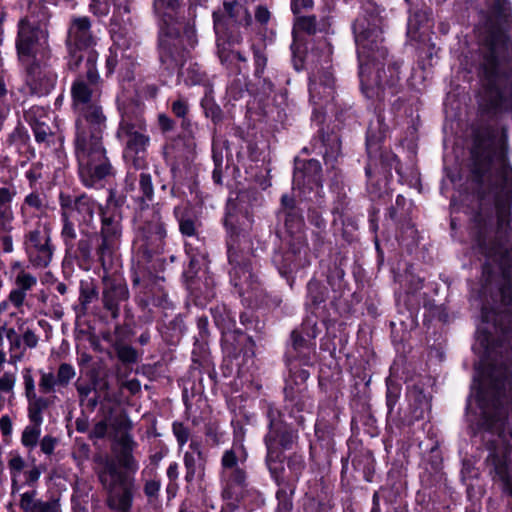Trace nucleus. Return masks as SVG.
<instances>
[{
	"label": "nucleus",
	"instance_id": "2eb2a0df",
	"mask_svg": "<svg viewBox=\"0 0 512 512\" xmlns=\"http://www.w3.org/2000/svg\"><path fill=\"white\" fill-rule=\"evenodd\" d=\"M23 248L29 263L34 268L48 267L55 251L49 225L39 220L34 227L26 229L23 236Z\"/></svg>",
	"mask_w": 512,
	"mask_h": 512
},
{
	"label": "nucleus",
	"instance_id": "412c9836",
	"mask_svg": "<svg viewBox=\"0 0 512 512\" xmlns=\"http://www.w3.org/2000/svg\"><path fill=\"white\" fill-rule=\"evenodd\" d=\"M289 248L286 251H276L272 257V263L281 276L288 278L292 273L297 272L310 265V255L307 243L298 244L295 241H288Z\"/></svg>",
	"mask_w": 512,
	"mask_h": 512
},
{
	"label": "nucleus",
	"instance_id": "774afa93",
	"mask_svg": "<svg viewBox=\"0 0 512 512\" xmlns=\"http://www.w3.org/2000/svg\"><path fill=\"white\" fill-rule=\"evenodd\" d=\"M172 431H173L174 436L177 439L179 446L183 447L187 443L189 436H190V432H189L188 428L185 427L180 422H174L172 424Z\"/></svg>",
	"mask_w": 512,
	"mask_h": 512
},
{
	"label": "nucleus",
	"instance_id": "393cba45",
	"mask_svg": "<svg viewBox=\"0 0 512 512\" xmlns=\"http://www.w3.org/2000/svg\"><path fill=\"white\" fill-rule=\"evenodd\" d=\"M204 262V256L200 253L190 256L188 267L184 270L183 276L187 281V288L191 294L201 302V300H209L215 296L213 287L209 286L208 279L206 278L205 289L203 290L200 283L195 278L198 275L199 269Z\"/></svg>",
	"mask_w": 512,
	"mask_h": 512
},
{
	"label": "nucleus",
	"instance_id": "6e6552de",
	"mask_svg": "<svg viewBox=\"0 0 512 512\" xmlns=\"http://www.w3.org/2000/svg\"><path fill=\"white\" fill-rule=\"evenodd\" d=\"M97 53L90 52L87 60L78 69V75L71 85L72 108L77 114L76 120L105 117L99 104L102 80L97 70Z\"/></svg>",
	"mask_w": 512,
	"mask_h": 512
},
{
	"label": "nucleus",
	"instance_id": "f8f14e48",
	"mask_svg": "<svg viewBox=\"0 0 512 512\" xmlns=\"http://www.w3.org/2000/svg\"><path fill=\"white\" fill-rule=\"evenodd\" d=\"M97 37L92 31V23L87 16H72L67 31L66 46L69 51L68 68L78 70L86 62L90 52L97 53L93 47Z\"/></svg>",
	"mask_w": 512,
	"mask_h": 512
},
{
	"label": "nucleus",
	"instance_id": "37998d69",
	"mask_svg": "<svg viewBox=\"0 0 512 512\" xmlns=\"http://www.w3.org/2000/svg\"><path fill=\"white\" fill-rule=\"evenodd\" d=\"M184 465L186 468L185 479L192 482L197 473L203 470V457L197 454H184Z\"/></svg>",
	"mask_w": 512,
	"mask_h": 512
},
{
	"label": "nucleus",
	"instance_id": "13d9d810",
	"mask_svg": "<svg viewBox=\"0 0 512 512\" xmlns=\"http://www.w3.org/2000/svg\"><path fill=\"white\" fill-rule=\"evenodd\" d=\"M287 466L293 477L298 480L306 466L304 457L296 453L290 455Z\"/></svg>",
	"mask_w": 512,
	"mask_h": 512
},
{
	"label": "nucleus",
	"instance_id": "e2e57ef3",
	"mask_svg": "<svg viewBox=\"0 0 512 512\" xmlns=\"http://www.w3.org/2000/svg\"><path fill=\"white\" fill-rule=\"evenodd\" d=\"M428 21V14L426 11H417L409 17L408 20V34L415 33L424 22Z\"/></svg>",
	"mask_w": 512,
	"mask_h": 512
},
{
	"label": "nucleus",
	"instance_id": "3c124183",
	"mask_svg": "<svg viewBox=\"0 0 512 512\" xmlns=\"http://www.w3.org/2000/svg\"><path fill=\"white\" fill-rule=\"evenodd\" d=\"M323 145L326 147L324 152V159L326 163L330 160H335L340 154V140L337 136L328 137L322 140Z\"/></svg>",
	"mask_w": 512,
	"mask_h": 512
},
{
	"label": "nucleus",
	"instance_id": "1a4fd4ad",
	"mask_svg": "<svg viewBox=\"0 0 512 512\" xmlns=\"http://www.w3.org/2000/svg\"><path fill=\"white\" fill-rule=\"evenodd\" d=\"M118 139L124 144V158L136 169L145 165V155L150 144L146 121L137 107L128 104L121 111V121L117 130Z\"/></svg>",
	"mask_w": 512,
	"mask_h": 512
},
{
	"label": "nucleus",
	"instance_id": "e433bc0d",
	"mask_svg": "<svg viewBox=\"0 0 512 512\" xmlns=\"http://www.w3.org/2000/svg\"><path fill=\"white\" fill-rule=\"evenodd\" d=\"M28 402V416L30 421L34 424H42V412L49 407V399L36 395L35 398H29Z\"/></svg>",
	"mask_w": 512,
	"mask_h": 512
},
{
	"label": "nucleus",
	"instance_id": "423d86ee",
	"mask_svg": "<svg viewBox=\"0 0 512 512\" xmlns=\"http://www.w3.org/2000/svg\"><path fill=\"white\" fill-rule=\"evenodd\" d=\"M17 28L15 45L18 60L26 72V83L33 94H48L57 81V73L49 64V33L40 28L34 29L28 21H19Z\"/></svg>",
	"mask_w": 512,
	"mask_h": 512
},
{
	"label": "nucleus",
	"instance_id": "72a5a7b5",
	"mask_svg": "<svg viewBox=\"0 0 512 512\" xmlns=\"http://www.w3.org/2000/svg\"><path fill=\"white\" fill-rule=\"evenodd\" d=\"M6 338L9 342L10 362L17 363L21 361L26 350L21 335L14 328H8Z\"/></svg>",
	"mask_w": 512,
	"mask_h": 512
},
{
	"label": "nucleus",
	"instance_id": "4d7b16f0",
	"mask_svg": "<svg viewBox=\"0 0 512 512\" xmlns=\"http://www.w3.org/2000/svg\"><path fill=\"white\" fill-rule=\"evenodd\" d=\"M26 206L34 208L36 210H41L43 208V202H42V199L40 198L39 194L34 193V192L28 194L25 197L23 204L21 205L20 210H21V214L23 217V224L25 227L28 225V220L26 219V216H25Z\"/></svg>",
	"mask_w": 512,
	"mask_h": 512
},
{
	"label": "nucleus",
	"instance_id": "338daca9",
	"mask_svg": "<svg viewBox=\"0 0 512 512\" xmlns=\"http://www.w3.org/2000/svg\"><path fill=\"white\" fill-rule=\"evenodd\" d=\"M108 427H109V420H108V417H105L104 419L95 423V425L93 426V428L91 429V431L89 433V437L91 439L105 438L108 433Z\"/></svg>",
	"mask_w": 512,
	"mask_h": 512
},
{
	"label": "nucleus",
	"instance_id": "2f4dec72",
	"mask_svg": "<svg viewBox=\"0 0 512 512\" xmlns=\"http://www.w3.org/2000/svg\"><path fill=\"white\" fill-rule=\"evenodd\" d=\"M51 18V13L49 8L43 4H35L30 6L29 14L19 21H28L30 26L35 28H40L42 30L48 31V24Z\"/></svg>",
	"mask_w": 512,
	"mask_h": 512
},
{
	"label": "nucleus",
	"instance_id": "8fccbe9b",
	"mask_svg": "<svg viewBox=\"0 0 512 512\" xmlns=\"http://www.w3.org/2000/svg\"><path fill=\"white\" fill-rule=\"evenodd\" d=\"M279 489L276 492V498L278 500V510L281 512H288L292 508L291 494L293 489L289 483L286 486H278Z\"/></svg>",
	"mask_w": 512,
	"mask_h": 512
},
{
	"label": "nucleus",
	"instance_id": "c9c22d12",
	"mask_svg": "<svg viewBox=\"0 0 512 512\" xmlns=\"http://www.w3.org/2000/svg\"><path fill=\"white\" fill-rule=\"evenodd\" d=\"M411 406L414 407V417L416 419L424 418V413L430 410V399L418 388H413L409 394Z\"/></svg>",
	"mask_w": 512,
	"mask_h": 512
},
{
	"label": "nucleus",
	"instance_id": "603ef678",
	"mask_svg": "<svg viewBox=\"0 0 512 512\" xmlns=\"http://www.w3.org/2000/svg\"><path fill=\"white\" fill-rule=\"evenodd\" d=\"M39 389L42 393L47 394L54 392L58 388L56 374L53 372L40 371Z\"/></svg>",
	"mask_w": 512,
	"mask_h": 512
},
{
	"label": "nucleus",
	"instance_id": "f257e3e1",
	"mask_svg": "<svg viewBox=\"0 0 512 512\" xmlns=\"http://www.w3.org/2000/svg\"><path fill=\"white\" fill-rule=\"evenodd\" d=\"M384 19L379 9L368 4L353 23V33L359 61L360 87L368 99L383 100L386 90H391L400 81V65L387 61L388 51L383 45Z\"/></svg>",
	"mask_w": 512,
	"mask_h": 512
},
{
	"label": "nucleus",
	"instance_id": "a18cd8bd",
	"mask_svg": "<svg viewBox=\"0 0 512 512\" xmlns=\"http://www.w3.org/2000/svg\"><path fill=\"white\" fill-rule=\"evenodd\" d=\"M311 340L299 330H293L291 333V347L298 355H306L310 351Z\"/></svg>",
	"mask_w": 512,
	"mask_h": 512
},
{
	"label": "nucleus",
	"instance_id": "680f3d73",
	"mask_svg": "<svg viewBox=\"0 0 512 512\" xmlns=\"http://www.w3.org/2000/svg\"><path fill=\"white\" fill-rule=\"evenodd\" d=\"M299 331H301L309 339H315L320 333L316 318L314 316H307V318L303 321Z\"/></svg>",
	"mask_w": 512,
	"mask_h": 512
},
{
	"label": "nucleus",
	"instance_id": "f03ea898",
	"mask_svg": "<svg viewBox=\"0 0 512 512\" xmlns=\"http://www.w3.org/2000/svg\"><path fill=\"white\" fill-rule=\"evenodd\" d=\"M182 0H154L155 14L161 20L158 54L161 67L169 74L178 73L187 85L200 84L205 77L197 63L189 62L191 50L197 44L194 27L180 22Z\"/></svg>",
	"mask_w": 512,
	"mask_h": 512
},
{
	"label": "nucleus",
	"instance_id": "4be33fe9",
	"mask_svg": "<svg viewBox=\"0 0 512 512\" xmlns=\"http://www.w3.org/2000/svg\"><path fill=\"white\" fill-rule=\"evenodd\" d=\"M77 162L79 177L85 187L98 188L102 185L103 180L115 175V169L106 153L94 155Z\"/></svg>",
	"mask_w": 512,
	"mask_h": 512
},
{
	"label": "nucleus",
	"instance_id": "864d4df0",
	"mask_svg": "<svg viewBox=\"0 0 512 512\" xmlns=\"http://www.w3.org/2000/svg\"><path fill=\"white\" fill-rule=\"evenodd\" d=\"M98 298L97 289L89 283H81L79 301L83 309Z\"/></svg>",
	"mask_w": 512,
	"mask_h": 512
},
{
	"label": "nucleus",
	"instance_id": "f3484780",
	"mask_svg": "<svg viewBox=\"0 0 512 512\" xmlns=\"http://www.w3.org/2000/svg\"><path fill=\"white\" fill-rule=\"evenodd\" d=\"M266 417L268 431L264 436L266 450L284 451L293 447L298 439V433L283 420V414L274 404H267Z\"/></svg>",
	"mask_w": 512,
	"mask_h": 512
},
{
	"label": "nucleus",
	"instance_id": "dca6fc26",
	"mask_svg": "<svg viewBox=\"0 0 512 512\" xmlns=\"http://www.w3.org/2000/svg\"><path fill=\"white\" fill-rule=\"evenodd\" d=\"M384 138V132H376L373 125H370L366 136V148L369 157V163L365 168L368 177V185H372L373 177L380 173L385 178L392 169L399 172V162L396 155L390 151H382L381 142Z\"/></svg>",
	"mask_w": 512,
	"mask_h": 512
},
{
	"label": "nucleus",
	"instance_id": "0eeeda50",
	"mask_svg": "<svg viewBox=\"0 0 512 512\" xmlns=\"http://www.w3.org/2000/svg\"><path fill=\"white\" fill-rule=\"evenodd\" d=\"M126 197L133 201L139 229L145 240L146 249L158 252L166 237L165 225L162 221L159 205H152L154 200V183L147 172L138 175L128 172L124 181Z\"/></svg>",
	"mask_w": 512,
	"mask_h": 512
},
{
	"label": "nucleus",
	"instance_id": "cd10ccee",
	"mask_svg": "<svg viewBox=\"0 0 512 512\" xmlns=\"http://www.w3.org/2000/svg\"><path fill=\"white\" fill-rule=\"evenodd\" d=\"M37 491L32 489L21 495L20 508L24 512H56L58 504L56 501H42L37 498Z\"/></svg>",
	"mask_w": 512,
	"mask_h": 512
},
{
	"label": "nucleus",
	"instance_id": "aec40b11",
	"mask_svg": "<svg viewBox=\"0 0 512 512\" xmlns=\"http://www.w3.org/2000/svg\"><path fill=\"white\" fill-rule=\"evenodd\" d=\"M309 93L311 101L317 106L314 108L312 120L321 123L322 109L327 111L329 102L334 99L335 94L334 77L328 68L310 77Z\"/></svg>",
	"mask_w": 512,
	"mask_h": 512
},
{
	"label": "nucleus",
	"instance_id": "de8ad7c7",
	"mask_svg": "<svg viewBox=\"0 0 512 512\" xmlns=\"http://www.w3.org/2000/svg\"><path fill=\"white\" fill-rule=\"evenodd\" d=\"M41 424H34L26 426L22 432L21 443L29 449L36 447L38 439L41 434Z\"/></svg>",
	"mask_w": 512,
	"mask_h": 512
},
{
	"label": "nucleus",
	"instance_id": "c756f323",
	"mask_svg": "<svg viewBox=\"0 0 512 512\" xmlns=\"http://www.w3.org/2000/svg\"><path fill=\"white\" fill-rule=\"evenodd\" d=\"M284 455L282 451H269L266 450V466L272 479L277 486H286L288 481L284 477Z\"/></svg>",
	"mask_w": 512,
	"mask_h": 512
},
{
	"label": "nucleus",
	"instance_id": "c03bdc74",
	"mask_svg": "<svg viewBox=\"0 0 512 512\" xmlns=\"http://www.w3.org/2000/svg\"><path fill=\"white\" fill-rule=\"evenodd\" d=\"M118 359L124 364H135L139 361L140 355L135 348L127 344H116L114 346Z\"/></svg>",
	"mask_w": 512,
	"mask_h": 512
},
{
	"label": "nucleus",
	"instance_id": "0e129e2a",
	"mask_svg": "<svg viewBox=\"0 0 512 512\" xmlns=\"http://www.w3.org/2000/svg\"><path fill=\"white\" fill-rule=\"evenodd\" d=\"M116 18L122 24H124L126 21L129 22L130 26L134 29L132 19L130 17V7L127 3L117 5L111 18L110 25Z\"/></svg>",
	"mask_w": 512,
	"mask_h": 512
},
{
	"label": "nucleus",
	"instance_id": "ddd939ff",
	"mask_svg": "<svg viewBox=\"0 0 512 512\" xmlns=\"http://www.w3.org/2000/svg\"><path fill=\"white\" fill-rule=\"evenodd\" d=\"M222 8L213 12V23L216 36L227 38L230 42H240V34L236 27H248L252 16L245 0H221Z\"/></svg>",
	"mask_w": 512,
	"mask_h": 512
},
{
	"label": "nucleus",
	"instance_id": "bb28decb",
	"mask_svg": "<svg viewBox=\"0 0 512 512\" xmlns=\"http://www.w3.org/2000/svg\"><path fill=\"white\" fill-rule=\"evenodd\" d=\"M174 216L183 236L198 238L201 222L192 210L186 207L176 206L174 208Z\"/></svg>",
	"mask_w": 512,
	"mask_h": 512
},
{
	"label": "nucleus",
	"instance_id": "6e6d98bb",
	"mask_svg": "<svg viewBox=\"0 0 512 512\" xmlns=\"http://www.w3.org/2000/svg\"><path fill=\"white\" fill-rule=\"evenodd\" d=\"M401 388L398 384L387 382L386 405L388 408V415L391 416L393 410L399 400Z\"/></svg>",
	"mask_w": 512,
	"mask_h": 512
},
{
	"label": "nucleus",
	"instance_id": "c85d7f7f",
	"mask_svg": "<svg viewBox=\"0 0 512 512\" xmlns=\"http://www.w3.org/2000/svg\"><path fill=\"white\" fill-rule=\"evenodd\" d=\"M329 22L326 18L317 20L316 16H296L293 25V34L305 33L307 35H315L316 33L326 32Z\"/></svg>",
	"mask_w": 512,
	"mask_h": 512
},
{
	"label": "nucleus",
	"instance_id": "20e7f679",
	"mask_svg": "<svg viewBox=\"0 0 512 512\" xmlns=\"http://www.w3.org/2000/svg\"><path fill=\"white\" fill-rule=\"evenodd\" d=\"M119 462L126 470L119 469L116 461L108 456L99 455L95 458V473L103 490L106 493V505L110 510L117 512H131L135 492L134 474L139 464L133 456V450L137 446L130 433L120 435Z\"/></svg>",
	"mask_w": 512,
	"mask_h": 512
},
{
	"label": "nucleus",
	"instance_id": "79ce46f5",
	"mask_svg": "<svg viewBox=\"0 0 512 512\" xmlns=\"http://www.w3.org/2000/svg\"><path fill=\"white\" fill-rule=\"evenodd\" d=\"M236 42H230L227 38H219L217 36V53L218 57L223 65L227 68H231L236 62L234 57V50L231 49V45Z\"/></svg>",
	"mask_w": 512,
	"mask_h": 512
},
{
	"label": "nucleus",
	"instance_id": "5fc2aeb1",
	"mask_svg": "<svg viewBox=\"0 0 512 512\" xmlns=\"http://www.w3.org/2000/svg\"><path fill=\"white\" fill-rule=\"evenodd\" d=\"M144 293L154 305L166 307L167 295L165 292L157 289L156 286H150L148 283H144Z\"/></svg>",
	"mask_w": 512,
	"mask_h": 512
},
{
	"label": "nucleus",
	"instance_id": "a878e982",
	"mask_svg": "<svg viewBox=\"0 0 512 512\" xmlns=\"http://www.w3.org/2000/svg\"><path fill=\"white\" fill-rule=\"evenodd\" d=\"M17 266L19 267V271L15 275L14 287L8 295V301L16 309H20L26 303L28 293L37 286L38 280L35 275L23 269L20 264Z\"/></svg>",
	"mask_w": 512,
	"mask_h": 512
},
{
	"label": "nucleus",
	"instance_id": "f704fd0d",
	"mask_svg": "<svg viewBox=\"0 0 512 512\" xmlns=\"http://www.w3.org/2000/svg\"><path fill=\"white\" fill-rule=\"evenodd\" d=\"M327 289L317 280L311 279L307 284V300L306 306L317 308L321 303L325 302Z\"/></svg>",
	"mask_w": 512,
	"mask_h": 512
},
{
	"label": "nucleus",
	"instance_id": "7c9ffc66",
	"mask_svg": "<svg viewBox=\"0 0 512 512\" xmlns=\"http://www.w3.org/2000/svg\"><path fill=\"white\" fill-rule=\"evenodd\" d=\"M13 221V210H0V242L5 253L13 251V239L11 236Z\"/></svg>",
	"mask_w": 512,
	"mask_h": 512
},
{
	"label": "nucleus",
	"instance_id": "39448f33",
	"mask_svg": "<svg viewBox=\"0 0 512 512\" xmlns=\"http://www.w3.org/2000/svg\"><path fill=\"white\" fill-rule=\"evenodd\" d=\"M59 204L61 211L73 218L80 233H87V228H95V218L101 217V242L96 246V255L106 270L111 265L113 256L119 248L122 235L120 219L103 210L95 199L85 193L71 195L60 193Z\"/></svg>",
	"mask_w": 512,
	"mask_h": 512
},
{
	"label": "nucleus",
	"instance_id": "9d476101",
	"mask_svg": "<svg viewBox=\"0 0 512 512\" xmlns=\"http://www.w3.org/2000/svg\"><path fill=\"white\" fill-rule=\"evenodd\" d=\"M248 452L236 444L221 457L220 485L222 500L242 501L249 491Z\"/></svg>",
	"mask_w": 512,
	"mask_h": 512
},
{
	"label": "nucleus",
	"instance_id": "09e8293b",
	"mask_svg": "<svg viewBox=\"0 0 512 512\" xmlns=\"http://www.w3.org/2000/svg\"><path fill=\"white\" fill-rule=\"evenodd\" d=\"M201 106L207 118H210L215 124L221 122L223 117L222 110L212 98L207 96L203 98Z\"/></svg>",
	"mask_w": 512,
	"mask_h": 512
},
{
	"label": "nucleus",
	"instance_id": "49530a36",
	"mask_svg": "<svg viewBox=\"0 0 512 512\" xmlns=\"http://www.w3.org/2000/svg\"><path fill=\"white\" fill-rule=\"evenodd\" d=\"M75 376L76 370L72 364L66 362L61 363L56 372L58 388L67 387Z\"/></svg>",
	"mask_w": 512,
	"mask_h": 512
},
{
	"label": "nucleus",
	"instance_id": "6ab92c4d",
	"mask_svg": "<svg viewBox=\"0 0 512 512\" xmlns=\"http://www.w3.org/2000/svg\"><path fill=\"white\" fill-rule=\"evenodd\" d=\"M277 219L279 223H283L285 233L290 237V241L298 242V244L307 243L303 211L296 205L295 199L288 194L281 196Z\"/></svg>",
	"mask_w": 512,
	"mask_h": 512
},
{
	"label": "nucleus",
	"instance_id": "69168bd1",
	"mask_svg": "<svg viewBox=\"0 0 512 512\" xmlns=\"http://www.w3.org/2000/svg\"><path fill=\"white\" fill-rule=\"evenodd\" d=\"M171 110L178 118L182 119V125L185 126L188 124L185 116L189 110L188 102L183 98H178L174 100L171 104Z\"/></svg>",
	"mask_w": 512,
	"mask_h": 512
},
{
	"label": "nucleus",
	"instance_id": "5701e85b",
	"mask_svg": "<svg viewBox=\"0 0 512 512\" xmlns=\"http://www.w3.org/2000/svg\"><path fill=\"white\" fill-rule=\"evenodd\" d=\"M102 303L104 309L116 319L120 315L122 303L129 298V291L125 281L119 276L105 275L102 279Z\"/></svg>",
	"mask_w": 512,
	"mask_h": 512
},
{
	"label": "nucleus",
	"instance_id": "052dcab7",
	"mask_svg": "<svg viewBox=\"0 0 512 512\" xmlns=\"http://www.w3.org/2000/svg\"><path fill=\"white\" fill-rule=\"evenodd\" d=\"M32 130L37 142H46L52 135L50 126L38 120L32 124Z\"/></svg>",
	"mask_w": 512,
	"mask_h": 512
},
{
	"label": "nucleus",
	"instance_id": "7ed1b4c3",
	"mask_svg": "<svg viewBox=\"0 0 512 512\" xmlns=\"http://www.w3.org/2000/svg\"><path fill=\"white\" fill-rule=\"evenodd\" d=\"M226 229L227 256L231 266L230 282L240 296L258 300L259 283L253 272V218L239 201L229 200L223 220Z\"/></svg>",
	"mask_w": 512,
	"mask_h": 512
},
{
	"label": "nucleus",
	"instance_id": "9b49d317",
	"mask_svg": "<svg viewBox=\"0 0 512 512\" xmlns=\"http://www.w3.org/2000/svg\"><path fill=\"white\" fill-rule=\"evenodd\" d=\"M112 46L106 58V74L117 72L122 80L130 81L133 78L135 53L132 45L135 43L134 29L129 22L120 23L116 18L110 29Z\"/></svg>",
	"mask_w": 512,
	"mask_h": 512
},
{
	"label": "nucleus",
	"instance_id": "a19ab883",
	"mask_svg": "<svg viewBox=\"0 0 512 512\" xmlns=\"http://www.w3.org/2000/svg\"><path fill=\"white\" fill-rule=\"evenodd\" d=\"M25 467L26 462L19 454H15L9 459L8 468L11 475L12 493H16L20 490L21 486L18 483V478Z\"/></svg>",
	"mask_w": 512,
	"mask_h": 512
},
{
	"label": "nucleus",
	"instance_id": "58836bf2",
	"mask_svg": "<svg viewBox=\"0 0 512 512\" xmlns=\"http://www.w3.org/2000/svg\"><path fill=\"white\" fill-rule=\"evenodd\" d=\"M61 221L62 229L60 235L66 249L70 250L74 247V242L77 238L75 224L73 222V218L68 216L63 211H61Z\"/></svg>",
	"mask_w": 512,
	"mask_h": 512
},
{
	"label": "nucleus",
	"instance_id": "a211bd4d",
	"mask_svg": "<svg viewBox=\"0 0 512 512\" xmlns=\"http://www.w3.org/2000/svg\"><path fill=\"white\" fill-rule=\"evenodd\" d=\"M288 367L289 376L284 387L285 399L291 405L292 413L294 408L297 412L305 411L310 407L306 386L310 373L294 361L289 362Z\"/></svg>",
	"mask_w": 512,
	"mask_h": 512
},
{
	"label": "nucleus",
	"instance_id": "4468645a",
	"mask_svg": "<svg viewBox=\"0 0 512 512\" xmlns=\"http://www.w3.org/2000/svg\"><path fill=\"white\" fill-rule=\"evenodd\" d=\"M74 152L77 161L106 153L102 138L106 128V117H99L75 122Z\"/></svg>",
	"mask_w": 512,
	"mask_h": 512
},
{
	"label": "nucleus",
	"instance_id": "bf43d9fd",
	"mask_svg": "<svg viewBox=\"0 0 512 512\" xmlns=\"http://www.w3.org/2000/svg\"><path fill=\"white\" fill-rule=\"evenodd\" d=\"M161 483L157 479L147 480L144 484L143 491L148 499V503L153 504L158 500Z\"/></svg>",
	"mask_w": 512,
	"mask_h": 512
},
{
	"label": "nucleus",
	"instance_id": "ea45409f",
	"mask_svg": "<svg viewBox=\"0 0 512 512\" xmlns=\"http://www.w3.org/2000/svg\"><path fill=\"white\" fill-rule=\"evenodd\" d=\"M412 203L402 195L396 197L395 205L388 209V216L395 221L405 220L410 213Z\"/></svg>",
	"mask_w": 512,
	"mask_h": 512
},
{
	"label": "nucleus",
	"instance_id": "4c0bfd02",
	"mask_svg": "<svg viewBox=\"0 0 512 512\" xmlns=\"http://www.w3.org/2000/svg\"><path fill=\"white\" fill-rule=\"evenodd\" d=\"M210 312L216 326L222 331L230 330L234 326L235 321L225 305L211 307Z\"/></svg>",
	"mask_w": 512,
	"mask_h": 512
},
{
	"label": "nucleus",
	"instance_id": "473e14b6",
	"mask_svg": "<svg viewBox=\"0 0 512 512\" xmlns=\"http://www.w3.org/2000/svg\"><path fill=\"white\" fill-rule=\"evenodd\" d=\"M97 239L101 242L100 233L95 231V228H87V233H81V238L76 244V252L84 261H89L92 258L93 241Z\"/></svg>",
	"mask_w": 512,
	"mask_h": 512
},
{
	"label": "nucleus",
	"instance_id": "b1692460",
	"mask_svg": "<svg viewBox=\"0 0 512 512\" xmlns=\"http://www.w3.org/2000/svg\"><path fill=\"white\" fill-rule=\"evenodd\" d=\"M322 174L320 162L316 159L307 161L295 159V168L293 173V189H298L304 194L306 190L311 191L321 185Z\"/></svg>",
	"mask_w": 512,
	"mask_h": 512
}]
</instances>
